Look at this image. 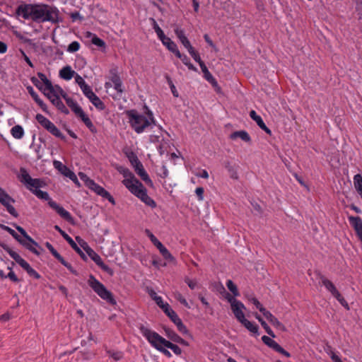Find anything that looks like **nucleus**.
<instances>
[{
    "label": "nucleus",
    "instance_id": "f257e3e1",
    "mask_svg": "<svg viewBox=\"0 0 362 362\" xmlns=\"http://www.w3.org/2000/svg\"><path fill=\"white\" fill-rule=\"evenodd\" d=\"M16 13L24 19H31L37 23H57L62 21L58 8L45 4H21L16 8Z\"/></svg>",
    "mask_w": 362,
    "mask_h": 362
},
{
    "label": "nucleus",
    "instance_id": "f03ea898",
    "mask_svg": "<svg viewBox=\"0 0 362 362\" xmlns=\"http://www.w3.org/2000/svg\"><path fill=\"white\" fill-rule=\"evenodd\" d=\"M148 117L139 114L135 110H131L126 112L129 123L131 127L137 133L141 134L146 129L155 124V119L152 112L148 111Z\"/></svg>",
    "mask_w": 362,
    "mask_h": 362
},
{
    "label": "nucleus",
    "instance_id": "7ed1b4c3",
    "mask_svg": "<svg viewBox=\"0 0 362 362\" xmlns=\"http://www.w3.org/2000/svg\"><path fill=\"white\" fill-rule=\"evenodd\" d=\"M18 177L37 197L48 201V202L52 200L47 192L40 189L45 185L44 182L40 179L32 178L25 168H20Z\"/></svg>",
    "mask_w": 362,
    "mask_h": 362
},
{
    "label": "nucleus",
    "instance_id": "20e7f679",
    "mask_svg": "<svg viewBox=\"0 0 362 362\" xmlns=\"http://www.w3.org/2000/svg\"><path fill=\"white\" fill-rule=\"evenodd\" d=\"M139 330L142 335L148 340L149 344L163 354L168 358L172 356L171 353L166 349V346L161 344L157 337H162L157 332L146 327L144 325H140L139 327Z\"/></svg>",
    "mask_w": 362,
    "mask_h": 362
},
{
    "label": "nucleus",
    "instance_id": "39448f33",
    "mask_svg": "<svg viewBox=\"0 0 362 362\" xmlns=\"http://www.w3.org/2000/svg\"><path fill=\"white\" fill-rule=\"evenodd\" d=\"M88 284L102 299L112 305L116 303L112 293L109 291L102 283L96 279L93 275L90 274L89 276Z\"/></svg>",
    "mask_w": 362,
    "mask_h": 362
},
{
    "label": "nucleus",
    "instance_id": "423d86ee",
    "mask_svg": "<svg viewBox=\"0 0 362 362\" xmlns=\"http://www.w3.org/2000/svg\"><path fill=\"white\" fill-rule=\"evenodd\" d=\"M117 170L124 176V180L122 181V184L129 190V192L141 183V182L135 177L134 174L128 168L119 166L117 168Z\"/></svg>",
    "mask_w": 362,
    "mask_h": 362
},
{
    "label": "nucleus",
    "instance_id": "0eeeda50",
    "mask_svg": "<svg viewBox=\"0 0 362 362\" xmlns=\"http://www.w3.org/2000/svg\"><path fill=\"white\" fill-rule=\"evenodd\" d=\"M35 119L40 124L41 126L46 129L52 135L62 139H65V137L61 133L59 129L54 124V123H52L50 120L44 117L42 115L37 114Z\"/></svg>",
    "mask_w": 362,
    "mask_h": 362
},
{
    "label": "nucleus",
    "instance_id": "6e6552de",
    "mask_svg": "<svg viewBox=\"0 0 362 362\" xmlns=\"http://www.w3.org/2000/svg\"><path fill=\"white\" fill-rule=\"evenodd\" d=\"M130 192L140 199L147 206L151 208L156 207V202L147 194V190L141 182L131 190Z\"/></svg>",
    "mask_w": 362,
    "mask_h": 362
},
{
    "label": "nucleus",
    "instance_id": "1a4fd4ad",
    "mask_svg": "<svg viewBox=\"0 0 362 362\" xmlns=\"http://www.w3.org/2000/svg\"><path fill=\"white\" fill-rule=\"evenodd\" d=\"M0 203L6 208L7 211L11 215H12L15 218H17L18 216V212L16 211V209L12 206V204L15 203V200L8 193H6L5 190L3 189L1 187Z\"/></svg>",
    "mask_w": 362,
    "mask_h": 362
},
{
    "label": "nucleus",
    "instance_id": "9d476101",
    "mask_svg": "<svg viewBox=\"0 0 362 362\" xmlns=\"http://www.w3.org/2000/svg\"><path fill=\"white\" fill-rule=\"evenodd\" d=\"M81 245L83 247V249L86 251L88 256L91 258V259L103 271L107 272L110 274H112L113 272L112 269H110L107 264H105L102 260L101 257L91 248H90L86 243H83V245Z\"/></svg>",
    "mask_w": 362,
    "mask_h": 362
},
{
    "label": "nucleus",
    "instance_id": "9b49d317",
    "mask_svg": "<svg viewBox=\"0 0 362 362\" xmlns=\"http://www.w3.org/2000/svg\"><path fill=\"white\" fill-rule=\"evenodd\" d=\"M52 86L50 88H45V95L47 97V98L51 101V103L55 105L59 110L62 112L68 113L69 111L66 108L65 105L61 100L59 96L56 95L54 92Z\"/></svg>",
    "mask_w": 362,
    "mask_h": 362
},
{
    "label": "nucleus",
    "instance_id": "f8f14e48",
    "mask_svg": "<svg viewBox=\"0 0 362 362\" xmlns=\"http://www.w3.org/2000/svg\"><path fill=\"white\" fill-rule=\"evenodd\" d=\"M78 176L81 180L85 182L86 185L88 188L94 191L97 194L101 196L102 197L107 192L103 187L96 184L93 180L90 179L85 173H79Z\"/></svg>",
    "mask_w": 362,
    "mask_h": 362
},
{
    "label": "nucleus",
    "instance_id": "ddd939ff",
    "mask_svg": "<svg viewBox=\"0 0 362 362\" xmlns=\"http://www.w3.org/2000/svg\"><path fill=\"white\" fill-rule=\"evenodd\" d=\"M53 165L55 168L60 171L64 176L69 177L77 185H79V182L75 173L68 168L66 165H63L60 161L54 160Z\"/></svg>",
    "mask_w": 362,
    "mask_h": 362
},
{
    "label": "nucleus",
    "instance_id": "4468645a",
    "mask_svg": "<svg viewBox=\"0 0 362 362\" xmlns=\"http://www.w3.org/2000/svg\"><path fill=\"white\" fill-rule=\"evenodd\" d=\"M54 229L57 230L62 236L68 242V243L71 245V247L82 257H85L84 253L82 252V250L80 249V247H78L76 243L74 241V240L67 234L63 230L61 229V228L56 225L54 226Z\"/></svg>",
    "mask_w": 362,
    "mask_h": 362
},
{
    "label": "nucleus",
    "instance_id": "2eb2a0df",
    "mask_svg": "<svg viewBox=\"0 0 362 362\" xmlns=\"http://www.w3.org/2000/svg\"><path fill=\"white\" fill-rule=\"evenodd\" d=\"M134 170L136 173V174L141 177V179L144 180L148 185H153L152 180L150 179L148 175L144 168V166L142 163L139 161V160H136V165H134Z\"/></svg>",
    "mask_w": 362,
    "mask_h": 362
},
{
    "label": "nucleus",
    "instance_id": "dca6fc26",
    "mask_svg": "<svg viewBox=\"0 0 362 362\" xmlns=\"http://www.w3.org/2000/svg\"><path fill=\"white\" fill-rule=\"evenodd\" d=\"M48 204L51 208L54 209L62 218H64L69 222H71L73 221V218L70 213L65 210L62 206L57 204L55 202L50 200L48 202Z\"/></svg>",
    "mask_w": 362,
    "mask_h": 362
},
{
    "label": "nucleus",
    "instance_id": "f3484780",
    "mask_svg": "<svg viewBox=\"0 0 362 362\" xmlns=\"http://www.w3.org/2000/svg\"><path fill=\"white\" fill-rule=\"evenodd\" d=\"M349 221L354 228L358 239L362 243V219L359 216H349Z\"/></svg>",
    "mask_w": 362,
    "mask_h": 362
},
{
    "label": "nucleus",
    "instance_id": "a211bd4d",
    "mask_svg": "<svg viewBox=\"0 0 362 362\" xmlns=\"http://www.w3.org/2000/svg\"><path fill=\"white\" fill-rule=\"evenodd\" d=\"M245 306L240 301L238 302V304L235 303V304L232 305V306H231V310H232L235 318L240 322H243V320L246 319L245 317V315L243 313V310H245Z\"/></svg>",
    "mask_w": 362,
    "mask_h": 362
},
{
    "label": "nucleus",
    "instance_id": "6ab92c4d",
    "mask_svg": "<svg viewBox=\"0 0 362 362\" xmlns=\"http://www.w3.org/2000/svg\"><path fill=\"white\" fill-rule=\"evenodd\" d=\"M320 279V283L322 284V285H323L326 288V289L329 292H330L331 294L334 297L336 296H339V292L337 289V288L334 286V284L331 281H329L328 279H327L324 276H321Z\"/></svg>",
    "mask_w": 362,
    "mask_h": 362
},
{
    "label": "nucleus",
    "instance_id": "aec40b11",
    "mask_svg": "<svg viewBox=\"0 0 362 362\" xmlns=\"http://www.w3.org/2000/svg\"><path fill=\"white\" fill-rule=\"evenodd\" d=\"M250 117L256 122L257 124L259 126L260 129L264 130L267 134L271 135L272 131L266 126L262 117L257 115L255 110H251L250 112Z\"/></svg>",
    "mask_w": 362,
    "mask_h": 362
},
{
    "label": "nucleus",
    "instance_id": "412c9836",
    "mask_svg": "<svg viewBox=\"0 0 362 362\" xmlns=\"http://www.w3.org/2000/svg\"><path fill=\"white\" fill-rule=\"evenodd\" d=\"M162 43L168 48V50L173 52L175 55L180 56V52L177 49V45L168 37L165 36L160 40Z\"/></svg>",
    "mask_w": 362,
    "mask_h": 362
},
{
    "label": "nucleus",
    "instance_id": "4be33fe9",
    "mask_svg": "<svg viewBox=\"0 0 362 362\" xmlns=\"http://www.w3.org/2000/svg\"><path fill=\"white\" fill-rule=\"evenodd\" d=\"M263 315L269 321V322L274 325L275 327L281 329V330H285L284 325L279 321V320L274 317L269 311L266 310Z\"/></svg>",
    "mask_w": 362,
    "mask_h": 362
},
{
    "label": "nucleus",
    "instance_id": "5701e85b",
    "mask_svg": "<svg viewBox=\"0 0 362 362\" xmlns=\"http://www.w3.org/2000/svg\"><path fill=\"white\" fill-rule=\"evenodd\" d=\"M159 341L165 346L167 348L170 349L173 353L177 356L182 354V349L176 344H173L170 341L166 340L163 337H157Z\"/></svg>",
    "mask_w": 362,
    "mask_h": 362
},
{
    "label": "nucleus",
    "instance_id": "b1692460",
    "mask_svg": "<svg viewBox=\"0 0 362 362\" xmlns=\"http://www.w3.org/2000/svg\"><path fill=\"white\" fill-rule=\"evenodd\" d=\"M19 243L23 245L25 247H26L28 250L33 252L34 254L39 255L40 252L36 250V248L34 246L39 247V245L37 243H36L33 239V242L29 241L26 238H21Z\"/></svg>",
    "mask_w": 362,
    "mask_h": 362
},
{
    "label": "nucleus",
    "instance_id": "393cba45",
    "mask_svg": "<svg viewBox=\"0 0 362 362\" xmlns=\"http://www.w3.org/2000/svg\"><path fill=\"white\" fill-rule=\"evenodd\" d=\"M28 91L30 95L32 96L35 103L42 109L43 111H47V105L40 98L37 93L34 90L33 87L28 86L27 87Z\"/></svg>",
    "mask_w": 362,
    "mask_h": 362
},
{
    "label": "nucleus",
    "instance_id": "a878e982",
    "mask_svg": "<svg viewBox=\"0 0 362 362\" xmlns=\"http://www.w3.org/2000/svg\"><path fill=\"white\" fill-rule=\"evenodd\" d=\"M66 104L76 116L80 117L83 113H84L82 108L73 99H67Z\"/></svg>",
    "mask_w": 362,
    "mask_h": 362
},
{
    "label": "nucleus",
    "instance_id": "bb28decb",
    "mask_svg": "<svg viewBox=\"0 0 362 362\" xmlns=\"http://www.w3.org/2000/svg\"><path fill=\"white\" fill-rule=\"evenodd\" d=\"M201 69L204 74V78L209 82L212 86H217V81L214 78V76L211 75V74L209 71L206 66L205 64H202L200 66Z\"/></svg>",
    "mask_w": 362,
    "mask_h": 362
},
{
    "label": "nucleus",
    "instance_id": "cd10ccee",
    "mask_svg": "<svg viewBox=\"0 0 362 362\" xmlns=\"http://www.w3.org/2000/svg\"><path fill=\"white\" fill-rule=\"evenodd\" d=\"M75 74L76 72L69 66H64L59 71L60 77L65 80L71 79Z\"/></svg>",
    "mask_w": 362,
    "mask_h": 362
},
{
    "label": "nucleus",
    "instance_id": "c85d7f7f",
    "mask_svg": "<svg viewBox=\"0 0 362 362\" xmlns=\"http://www.w3.org/2000/svg\"><path fill=\"white\" fill-rule=\"evenodd\" d=\"M237 138H240L245 142H250L251 141V138L248 133L243 130L234 132L231 134L230 139H236Z\"/></svg>",
    "mask_w": 362,
    "mask_h": 362
},
{
    "label": "nucleus",
    "instance_id": "c756f323",
    "mask_svg": "<svg viewBox=\"0 0 362 362\" xmlns=\"http://www.w3.org/2000/svg\"><path fill=\"white\" fill-rule=\"evenodd\" d=\"M86 37L90 38L91 42L99 47H104L105 45V43L103 40H101L96 35L90 32H87L86 33Z\"/></svg>",
    "mask_w": 362,
    "mask_h": 362
},
{
    "label": "nucleus",
    "instance_id": "7c9ffc66",
    "mask_svg": "<svg viewBox=\"0 0 362 362\" xmlns=\"http://www.w3.org/2000/svg\"><path fill=\"white\" fill-rule=\"evenodd\" d=\"M111 81L114 86V88L119 93H122L124 90L122 88V82L119 78V76L117 74H115L111 78Z\"/></svg>",
    "mask_w": 362,
    "mask_h": 362
},
{
    "label": "nucleus",
    "instance_id": "2f4dec72",
    "mask_svg": "<svg viewBox=\"0 0 362 362\" xmlns=\"http://www.w3.org/2000/svg\"><path fill=\"white\" fill-rule=\"evenodd\" d=\"M247 329H248L250 332H251L253 334H257L259 327L257 325L255 324L254 322H252L247 319H245L243 320V322H240Z\"/></svg>",
    "mask_w": 362,
    "mask_h": 362
},
{
    "label": "nucleus",
    "instance_id": "473e14b6",
    "mask_svg": "<svg viewBox=\"0 0 362 362\" xmlns=\"http://www.w3.org/2000/svg\"><path fill=\"white\" fill-rule=\"evenodd\" d=\"M11 133L15 139H20L24 135V130L21 125H16L11 128Z\"/></svg>",
    "mask_w": 362,
    "mask_h": 362
},
{
    "label": "nucleus",
    "instance_id": "72a5a7b5",
    "mask_svg": "<svg viewBox=\"0 0 362 362\" xmlns=\"http://www.w3.org/2000/svg\"><path fill=\"white\" fill-rule=\"evenodd\" d=\"M255 317L261 323L262 326L265 329L266 332L272 337H275V334L273 332V331L265 322V321L260 317V315H259L257 313H255Z\"/></svg>",
    "mask_w": 362,
    "mask_h": 362
},
{
    "label": "nucleus",
    "instance_id": "f704fd0d",
    "mask_svg": "<svg viewBox=\"0 0 362 362\" xmlns=\"http://www.w3.org/2000/svg\"><path fill=\"white\" fill-rule=\"evenodd\" d=\"M174 324L176 325L177 330L182 334H189V331L186 326L182 323L181 319L180 317L177 318L173 321Z\"/></svg>",
    "mask_w": 362,
    "mask_h": 362
},
{
    "label": "nucleus",
    "instance_id": "c9c22d12",
    "mask_svg": "<svg viewBox=\"0 0 362 362\" xmlns=\"http://www.w3.org/2000/svg\"><path fill=\"white\" fill-rule=\"evenodd\" d=\"M157 248L158 249L164 259L170 261L174 260V257L172 256L168 250L163 244L160 245Z\"/></svg>",
    "mask_w": 362,
    "mask_h": 362
},
{
    "label": "nucleus",
    "instance_id": "e433bc0d",
    "mask_svg": "<svg viewBox=\"0 0 362 362\" xmlns=\"http://www.w3.org/2000/svg\"><path fill=\"white\" fill-rule=\"evenodd\" d=\"M262 340L265 344L273 349L274 351H276L279 345L276 341L265 335L262 337Z\"/></svg>",
    "mask_w": 362,
    "mask_h": 362
},
{
    "label": "nucleus",
    "instance_id": "4c0bfd02",
    "mask_svg": "<svg viewBox=\"0 0 362 362\" xmlns=\"http://www.w3.org/2000/svg\"><path fill=\"white\" fill-rule=\"evenodd\" d=\"M90 101L98 110H103L105 107L103 102L96 95H95L92 98H90Z\"/></svg>",
    "mask_w": 362,
    "mask_h": 362
},
{
    "label": "nucleus",
    "instance_id": "58836bf2",
    "mask_svg": "<svg viewBox=\"0 0 362 362\" xmlns=\"http://www.w3.org/2000/svg\"><path fill=\"white\" fill-rule=\"evenodd\" d=\"M166 337L171 341L174 342H177V339H179L180 336L173 329L170 328H165L164 329Z\"/></svg>",
    "mask_w": 362,
    "mask_h": 362
},
{
    "label": "nucleus",
    "instance_id": "ea45409f",
    "mask_svg": "<svg viewBox=\"0 0 362 362\" xmlns=\"http://www.w3.org/2000/svg\"><path fill=\"white\" fill-rule=\"evenodd\" d=\"M185 282L188 285V286L192 290L199 288L201 287V286L199 284L198 281L196 279H192L187 276L185 278Z\"/></svg>",
    "mask_w": 362,
    "mask_h": 362
},
{
    "label": "nucleus",
    "instance_id": "a19ab883",
    "mask_svg": "<svg viewBox=\"0 0 362 362\" xmlns=\"http://www.w3.org/2000/svg\"><path fill=\"white\" fill-rule=\"evenodd\" d=\"M0 228L9 233L18 242L21 240V238L20 237V235H18L16 232L12 228L1 223H0Z\"/></svg>",
    "mask_w": 362,
    "mask_h": 362
},
{
    "label": "nucleus",
    "instance_id": "79ce46f5",
    "mask_svg": "<svg viewBox=\"0 0 362 362\" xmlns=\"http://www.w3.org/2000/svg\"><path fill=\"white\" fill-rule=\"evenodd\" d=\"M145 233L149 238L152 243L156 247H158L162 243L157 239V238L148 230H145Z\"/></svg>",
    "mask_w": 362,
    "mask_h": 362
},
{
    "label": "nucleus",
    "instance_id": "37998d69",
    "mask_svg": "<svg viewBox=\"0 0 362 362\" xmlns=\"http://www.w3.org/2000/svg\"><path fill=\"white\" fill-rule=\"evenodd\" d=\"M226 286H227L228 290L230 292H232V293L233 294L234 296H238L240 295L236 285H235V284L231 280L227 281Z\"/></svg>",
    "mask_w": 362,
    "mask_h": 362
},
{
    "label": "nucleus",
    "instance_id": "c03bdc74",
    "mask_svg": "<svg viewBox=\"0 0 362 362\" xmlns=\"http://www.w3.org/2000/svg\"><path fill=\"white\" fill-rule=\"evenodd\" d=\"M152 21H153V28L155 30V32L156 33L157 35H158V37L160 39V40L161 39H163L165 35L163 33V31L162 30V29L159 27V25H158V23H156V21L152 18L151 19Z\"/></svg>",
    "mask_w": 362,
    "mask_h": 362
},
{
    "label": "nucleus",
    "instance_id": "a18cd8bd",
    "mask_svg": "<svg viewBox=\"0 0 362 362\" xmlns=\"http://www.w3.org/2000/svg\"><path fill=\"white\" fill-rule=\"evenodd\" d=\"M14 260L25 271H27L30 267V264L25 259H23L19 255H16V259Z\"/></svg>",
    "mask_w": 362,
    "mask_h": 362
},
{
    "label": "nucleus",
    "instance_id": "49530a36",
    "mask_svg": "<svg viewBox=\"0 0 362 362\" xmlns=\"http://www.w3.org/2000/svg\"><path fill=\"white\" fill-rule=\"evenodd\" d=\"M163 312L169 317V318L173 322L179 317L177 313L170 306L166 307Z\"/></svg>",
    "mask_w": 362,
    "mask_h": 362
},
{
    "label": "nucleus",
    "instance_id": "de8ad7c7",
    "mask_svg": "<svg viewBox=\"0 0 362 362\" xmlns=\"http://www.w3.org/2000/svg\"><path fill=\"white\" fill-rule=\"evenodd\" d=\"M354 184L356 191L362 189V175L357 174L354 177Z\"/></svg>",
    "mask_w": 362,
    "mask_h": 362
},
{
    "label": "nucleus",
    "instance_id": "09e8293b",
    "mask_svg": "<svg viewBox=\"0 0 362 362\" xmlns=\"http://www.w3.org/2000/svg\"><path fill=\"white\" fill-rule=\"evenodd\" d=\"M107 354L109 356L114 358V360L116 361H119L123 356L122 352L121 351H114L112 350H107Z\"/></svg>",
    "mask_w": 362,
    "mask_h": 362
},
{
    "label": "nucleus",
    "instance_id": "8fccbe9b",
    "mask_svg": "<svg viewBox=\"0 0 362 362\" xmlns=\"http://www.w3.org/2000/svg\"><path fill=\"white\" fill-rule=\"evenodd\" d=\"M79 117L87 126V127H88L91 131H93V129H94V126L91 120L89 119V117L85 113H83Z\"/></svg>",
    "mask_w": 362,
    "mask_h": 362
},
{
    "label": "nucleus",
    "instance_id": "3c124183",
    "mask_svg": "<svg viewBox=\"0 0 362 362\" xmlns=\"http://www.w3.org/2000/svg\"><path fill=\"white\" fill-rule=\"evenodd\" d=\"M226 168L228 170V171L230 174V177L231 178L235 179V180L238 178L236 170L235 169V168L233 165H231L230 163H227L226 165Z\"/></svg>",
    "mask_w": 362,
    "mask_h": 362
},
{
    "label": "nucleus",
    "instance_id": "603ef678",
    "mask_svg": "<svg viewBox=\"0 0 362 362\" xmlns=\"http://www.w3.org/2000/svg\"><path fill=\"white\" fill-rule=\"evenodd\" d=\"M81 90L89 100L95 95L88 85L84 86V87L81 88Z\"/></svg>",
    "mask_w": 362,
    "mask_h": 362
},
{
    "label": "nucleus",
    "instance_id": "864d4df0",
    "mask_svg": "<svg viewBox=\"0 0 362 362\" xmlns=\"http://www.w3.org/2000/svg\"><path fill=\"white\" fill-rule=\"evenodd\" d=\"M37 76L40 78V79L43 82V83L45 86V88L52 87V82L47 79V76L41 72L37 73Z\"/></svg>",
    "mask_w": 362,
    "mask_h": 362
},
{
    "label": "nucleus",
    "instance_id": "5fc2aeb1",
    "mask_svg": "<svg viewBox=\"0 0 362 362\" xmlns=\"http://www.w3.org/2000/svg\"><path fill=\"white\" fill-rule=\"evenodd\" d=\"M188 52L192 57L194 59V61L199 63V66H201L202 64H204V62L201 59L198 52L194 50V47L192 48V49H189Z\"/></svg>",
    "mask_w": 362,
    "mask_h": 362
},
{
    "label": "nucleus",
    "instance_id": "6e6d98bb",
    "mask_svg": "<svg viewBox=\"0 0 362 362\" xmlns=\"http://www.w3.org/2000/svg\"><path fill=\"white\" fill-rule=\"evenodd\" d=\"M62 264H63L64 267H66L72 274L75 275H78L77 272L72 267V266L65 261V259L61 257L59 259H57Z\"/></svg>",
    "mask_w": 362,
    "mask_h": 362
},
{
    "label": "nucleus",
    "instance_id": "4d7b16f0",
    "mask_svg": "<svg viewBox=\"0 0 362 362\" xmlns=\"http://www.w3.org/2000/svg\"><path fill=\"white\" fill-rule=\"evenodd\" d=\"M62 264H63L64 267H66L72 274L75 275H78L77 272L72 267V266L65 261V259L61 257L59 259H57Z\"/></svg>",
    "mask_w": 362,
    "mask_h": 362
},
{
    "label": "nucleus",
    "instance_id": "13d9d810",
    "mask_svg": "<svg viewBox=\"0 0 362 362\" xmlns=\"http://www.w3.org/2000/svg\"><path fill=\"white\" fill-rule=\"evenodd\" d=\"M80 49V44L77 41H74L69 45L67 48V52H76Z\"/></svg>",
    "mask_w": 362,
    "mask_h": 362
},
{
    "label": "nucleus",
    "instance_id": "bf43d9fd",
    "mask_svg": "<svg viewBox=\"0 0 362 362\" xmlns=\"http://www.w3.org/2000/svg\"><path fill=\"white\" fill-rule=\"evenodd\" d=\"M45 246L57 259H59L62 257L60 254L53 247V246L49 242H47L45 243Z\"/></svg>",
    "mask_w": 362,
    "mask_h": 362
},
{
    "label": "nucleus",
    "instance_id": "052dcab7",
    "mask_svg": "<svg viewBox=\"0 0 362 362\" xmlns=\"http://www.w3.org/2000/svg\"><path fill=\"white\" fill-rule=\"evenodd\" d=\"M175 298L177 300H178L182 305H183L186 308H189L188 303L186 299L182 296L181 293L177 292L175 293Z\"/></svg>",
    "mask_w": 362,
    "mask_h": 362
},
{
    "label": "nucleus",
    "instance_id": "680f3d73",
    "mask_svg": "<svg viewBox=\"0 0 362 362\" xmlns=\"http://www.w3.org/2000/svg\"><path fill=\"white\" fill-rule=\"evenodd\" d=\"M334 298L339 302V303L345 308L346 310H349V306L346 300L344 298V297L341 295V293H339V296H336Z\"/></svg>",
    "mask_w": 362,
    "mask_h": 362
},
{
    "label": "nucleus",
    "instance_id": "e2e57ef3",
    "mask_svg": "<svg viewBox=\"0 0 362 362\" xmlns=\"http://www.w3.org/2000/svg\"><path fill=\"white\" fill-rule=\"evenodd\" d=\"M161 132H162V129L160 128V134H152V135H151L150 137H149L150 141L152 142V143L160 142V139H162V137H163Z\"/></svg>",
    "mask_w": 362,
    "mask_h": 362
},
{
    "label": "nucleus",
    "instance_id": "0e129e2a",
    "mask_svg": "<svg viewBox=\"0 0 362 362\" xmlns=\"http://www.w3.org/2000/svg\"><path fill=\"white\" fill-rule=\"evenodd\" d=\"M1 246L3 247V249L4 250H6L9 255L13 259H16V255H18V254L16 252H14L13 250H12L6 244H4V243H1Z\"/></svg>",
    "mask_w": 362,
    "mask_h": 362
},
{
    "label": "nucleus",
    "instance_id": "69168bd1",
    "mask_svg": "<svg viewBox=\"0 0 362 362\" xmlns=\"http://www.w3.org/2000/svg\"><path fill=\"white\" fill-rule=\"evenodd\" d=\"M1 246L3 247V249L4 250H6L9 255L13 259H16V255H18V254L16 252H14L13 250H12L6 244H4V243H1Z\"/></svg>",
    "mask_w": 362,
    "mask_h": 362
},
{
    "label": "nucleus",
    "instance_id": "338daca9",
    "mask_svg": "<svg viewBox=\"0 0 362 362\" xmlns=\"http://www.w3.org/2000/svg\"><path fill=\"white\" fill-rule=\"evenodd\" d=\"M167 81L170 86V90L172 91L173 96L177 98L179 96V94H178V92L177 91L176 88H175L174 83H173L172 80L170 79V77L167 76Z\"/></svg>",
    "mask_w": 362,
    "mask_h": 362
},
{
    "label": "nucleus",
    "instance_id": "774afa93",
    "mask_svg": "<svg viewBox=\"0 0 362 362\" xmlns=\"http://www.w3.org/2000/svg\"><path fill=\"white\" fill-rule=\"evenodd\" d=\"M15 227L17 229V230L19 233H21V234L23 236L24 238H26L27 240H28L30 242H33V238L28 235L26 231L22 227L17 226V225H15Z\"/></svg>",
    "mask_w": 362,
    "mask_h": 362
}]
</instances>
